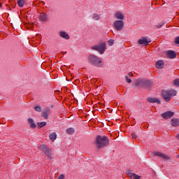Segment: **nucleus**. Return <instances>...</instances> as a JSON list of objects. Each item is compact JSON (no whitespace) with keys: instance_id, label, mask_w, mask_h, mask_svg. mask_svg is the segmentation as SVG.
I'll use <instances>...</instances> for the list:
<instances>
[{"instance_id":"f257e3e1","label":"nucleus","mask_w":179,"mask_h":179,"mask_svg":"<svg viewBox=\"0 0 179 179\" xmlns=\"http://www.w3.org/2000/svg\"><path fill=\"white\" fill-rule=\"evenodd\" d=\"M94 143L96 149H103V148H106L110 145V139L106 136H101L98 135L96 137Z\"/></svg>"},{"instance_id":"f03ea898","label":"nucleus","mask_w":179,"mask_h":179,"mask_svg":"<svg viewBox=\"0 0 179 179\" xmlns=\"http://www.w3.org/2000/svg\"><path fill=\"white\" fill-rule=\"evenodd\" d=\"M88 61L91 65H94L97 68L103 66V60L94 55H90L88 57Z\"/></svg>"},{"instance_id":"7ed1b4c3","label":"nucleus","mask_w":179,"mask_h":179,"mask_svg":"<svg viewBox=\"0 0 179 179\" xmlns=\"http://www.w3.org/2000/svg\"><path fill=\"white\" fill-rule=\"evenodd\" d=\"M177 94V91L174 90H164L162 91V99H164V101H170L171 100V97L176 96Z\"/></svg>"},{"instance_id":"20e7f679","label":"nucleus","mask_w":179,"mask_h":179,"mask_svg":"<svg viewBox=\"0 0 179 179\" xmlns=\"http://www.w3.org/2000/svg\"><path fill=\"white\" fill-rule=\"evenodd\" d=\"M106 42H102L92 47V50L98 51L99 54H104V51H106Z\"/></svg>"},{"instance_id":"39448f33","label":"nucleus","mask_w":179,"mask_h":179,"mask_svg":"<svg viewBox=\"0 0 179 179\" xmlns=\"http://www.w3.org/2000/svg\"><path fill=\"white\" fill-rule=\"evenodd\" d=\"M40 148L41 150L44 152V154L48 156L50 159H52V154L51 149L50 148H48L45 144H41L40 145Z\"/></svg>"},{"instance_id":"423d86ee","label":"nucleus","mask_w":179,"mask_h":179,"mask_svg":"<svg viewBox=\"0 0 179 179\" xmlns=\"http://www.w3.org/2000/svg\"><path fill=\"white\" fill-rule=\"evenodd\" d=\"M113 27L117 31H121L124 29V21L116 20L113 22Z\"/></svg>"},{"instance_id":"0eeeda50","label":"nucleus","mask_w":179,"mask_h":179,"mask_svg":"<svg viewBox=\"0 0 179 179\" xmlns=\"http://www.w3.org/2000/svg\"><path fill=\"white\" fill-rule=\"evenodd\" d=\"M126 174L129 179H141L142 178V176L132 173V171L131 170H128L126 172Z\"/></svg>"},{"instance_id":"6e6552de","label":"nucleus","mask_w":179,"mask_h":179,"mask_svg":"<svg viewBox=\"0 0 179 179\" xmlns=\"http://www.w3.org/2000/svg\"><path fill=\"white\" fill-rule=\"evenodd\" d=\"M134 87H143V78H139L132 83Z\"/></svg>"},{"instance_id":"1a4fd4ad","label":"nucleus","mask_w":179,"mask_h":179,"mask_svg":"<svg viewBox=\"0 0 179 179\" xmlns=\"http://www.w3.org/2000/svg\"><path fill=\"white\" fill-rule=\"evenodd\" d=\"M138 43L141 45H148L149 43H152V41L150 39H148V37H142L141 39L138 41Z\"/></svg>"},{"instance_id":"9d476101","label":"nucleus","mask_w":179,"mask_h":179,"mask_svg":"<svg viewBox=\"0 0 179 179\" xmlns=\"http://www.w3.org/2000/svg\"><path fill=\"white\" fill-rule=\"evenodd\" d=\"M153 85V81L150 80H148L146 78H143V87H146L147 89H149L150 86Z\"/></svg>"},{"instance_id":"9b49d317","label":"nucleus","mask_w":179,"mask_h":179,"mask_svg":"<svg viewBox=\"0 0 179 179\" xmlns=\"http://www.w3.org/2000/svg\"><path fill=\"white\" fill-rule=\"evenodd\" d=\"M173 115H174V112L172 111H166L162 114V117L164 120H169V118H171Z\"/></svg>"},{"instance_id":"f8f14e48","label":"nucleus","mask_w":179,"mask_h":179,"mask_svg":"<svg viewBox=\"0 0 179 179\" xmlns=\"http://www.w3.org/2000/svg\"><path fill=\"white\" fill-rule=\"evenodd\" d=\"M166 56L171 59H174L177 57V54L173 50H169L166 52Z\"/></svg>"},{"instance_id":"ddd939ff","label":"nucleus","mask_w":179,"mask_h":179,"mask_svg":"<svg viewBox=\"0 0 179 179\" xmlns=\"http://www.w3.org/2000/svg\"><path fill=\"white\" fill-rule=\"evenodd\" d=\"M50 113H51V109H50V108H45L41 115L43 118L47 120L48 118V114H50Z\"/></svg>"},{"instance_id":"4468645a","label":"nucleus","mask_w":179,"mask_h":179,"mask_svg":"<svg viewBox=\"0 0 179 179\" xmlns=\"http://www.w3.org/2000/svg\"><path fill=\"white\" fill-rule=\"evenodd\" d=\"M154 155L157 156L158 157H161L162 159H164V160H169V157L160 152H155Z\"/></svg>"},{"instance_id":"2eb2a0df","label":"nucleus","mask_w":179,"mask_h":179,"mask_svg":"<svg viewBox=\"0 0 179 179\" xmlns=\"http://www.w3.org/2000/svg\"><path fill=\"white\" fill-rule=\"evenodd\" d=\"M147 101H148V103H157V104H160V100L157 98L148 97L147 98Z\"/></svg>"},{"instance_id":"dca6fc26","label":"nucleus","mask_w":179,"mask_h":179,"mask_svg":"<svg viewBox=\"0 0 179 179\" xmlns=\"http://www.w3.org/2000/svg\"><path fill=\"white\" fill-rule=\"evenodd\" d=\"M27 121L28 124H29L30 128H32L33 129L37 128V125L36 124V123H34V120L32 118H29Z\"/></svg>"},{"instance_id":"f3484780","label":"nucleus","mask_w":179,"mask_h":179,"mask_svg":"<svg viewBox=\"0 0 179 179\" xmlns=\"http://www.w3.org/2000/svg\"><path fill=\"white\" fill-rule=\"evenodd\" d=\"M48 19V17L47 16V14L44 13H41L39 15V20H41V22H47Z\"/></svg>"},{"instance_id":"a211bd4d","label":"nucleus","mask_w":179,"mask_h":179,"mask_svg":"<svg viewBox=\"0 0 179 179\" xmlns=\"http://www.w3.org/2000/svg\"><path fill=\"white\" fill-rule=\"evenodd\" d=\"M155 66L158 69H162L163 66H164V62H163L162 60L157 61L155 63Z\"/></svg>"},{"instance_id":"6ab92c4d","label":"nucleus","mask_w":179,"mask_h":179,"mask_svg":"<svg viewBox=\"0 0 179 179\" xmlns=\"http://www.w3.org/2000/svg\"><path fill=\"white\" fill-rule=\"evenodd\" d=\"M59 36L60 37H62V38H65V40H69V35L64 31L59 32Z\"/></svg>"},{"instance_id":"aec40b11","label":"nucleus","mask_w":179,"mask_h":179,"mask_svg":"<svg viewBox=\"0 0 179 179\" xmlns=\"http://www.w3.org/2000/svg\"><path fill=\"white\" fill-rule=\"evenodd\" d=\"M115 19H120V20H124V15L120 12H117L115 13Z\"/></svg>"},{"instance_id":"412c9836","label":"nucleus","mask_w":179,"mask_h":179,"mask_svg":"<svg viewBox=\"0 0 179 179\" xmlns=\"http://www.w3.org/2000/svg\"><path fill=\"white\" fill-rule=\"evenodd\" d=\"M49 138L50 139V141L52 142H54V141H55V139H57V133L55 132H52L50 135H49Z\"/></svg>"},{"instance_id":"4be33fe9","label":"nucleus","mask_w":179,"mask_h":179,"mask_svg":"<svg viewBox=\"0 0 179 179\" xmlns=\"http://www.w3.org/2000/svg\"><path fill=\"white\" fill-rule=\"evenodd\" d=\"M171 125L173 127H178V125H179V120H178V119H172L171 120Z\"/></svg>"},{"instance_id":"5701e85b","label":"nucleus","mask_w":179,"mask_h":179,"mask_svg":"<svg viewBox=\"0 0 179 179\" xmlns=\"http://www.w3.org/2000/svg\"><path fill=\"white\" fill-rule=\"evenodd\" d=\"M66 132L68 134V135H73V134H75V129L72 127H70L66 130Z\"/></svg>"},{"instance_id":"b1692460","label":"nucleus","mask_w":179,"mask_h":179,"mask_svg":"<svg viewBox=\"0 0 179 179\" xmlns=\"http://www.w3.org/2000/svg\"><path fill=\"white\" fill-rule=\"evenodd\" d=\"M17 3L20 8L24 6V0H17Z\"/></svg>"},{"instance_id":"393cba45","label":"nucleus","mask_w":179,"mask_h":179,"mask_svg":"<svg viewBox=\"0 0 179 179\" xmlns=\"http://www.w3.org/2000/svg\"><path fill=\"white\" fill-rule=\"evenodd\" d=\"M38 128H43V127H45L47 125V122H37Z\"/></svg>"},{"instance_id":"a878e982","label":"nucleus","mask_w":179,"mask_h":179,"mask_svg":"<svg viewBox=\"0 0 179 179\" xmlns=\"http://www.w3.org/2000/svg\"><path fill=\"white\" fill-rule=\"evenodd\" d=\"M93 19H94V20H99L100 19V15L97 13H94Z\"/></svg>"},{"instance_id":"bb28decb","label":"nucleus","mask_w":179,"mask_h":179,"mask_svg":"<svg viewBox=\"0 0 179 179\" xmlns=\"http://www.w3.org/2000/svg\"><path fill=\"white\" fill-rule=\"evenodd\" d=\"M173 85L175 86H179V78H176L174 80Z\"/></svg>"},{"instance_id":"cd10ccee","label":"nucleus","mask_w":179,"mask_h":179,"mask_svg":"<svg viewBox=\"0 0 179 179\" xmlns=\"http://www.w3.org/2000/svg\"><path fill=\"white\" fill-rule=\"evenodd\" d=\"M35 111H37L38 113H41V108L40 106H36L34 108Z\"/></svg>"},{"instance_id":"c85d7f7f","label":"nucleus","mask_w":179,"mask_h":179,"mask_svg":"<svg viewBox=\"0 0 179 179\" xmlns=\"http://www.w3.org/2000/svg\"><path fill=\"white\" fill-rule=\"evenodd\" d=\"M125 79H126V82H127V83H131L132 82V80H131V78H129L128 77V76H125Z\"/></svg>"},{"instance_id":"c756f323","label":"nucleus","mask_w":179,"mask_h":179,"mask_svg":"<svg viewBox=\"0 0 179 179\" xmlns=\"http://www.w3.org/2000/svg\"><path fill=\"white\" fill-rule=\"evenodd\" d=\"M108 45H114V40L113 39H110L108 41Z\"/></svg>"},{"instance_id":"7c9ffc66","label":"nucleus","mask_w":179,"mask_h":179,"mask_svg":"<svg viewBox=\"0 0 179 179\" xmlns=\"http://www.w3.org/2000/svg\"><path fill=\"white\" fill-rule=\"evenodd\" d=\"M131 136L133 139H136V138H138V136L136 135V133H131Z\"/></svg>"},{"instance_id":"2f4dec72","label":"nucleus","mask_w":179,"mask_h":179,"mask_svg":"<svg viewBox=\"0 0 179 179\" xmlns=\"http://www.w3.org/2000/svg\"><path fill=\"white\" fill-rule=\"evenodd\" d=\"M175 44H179V36L176 38V39H175Z\"/></svg>"},{"instance_id":"473e14b6","label":"nucleus","mask_w":179,"mask_h":179,"mask_svg":"<svg viewBox=\"0 0 179 179\" xmlns=\"http://www.w3.org/2000/svg\"><path fill=\"white\" fill-rule=\"evenodd\" d=\"M162 26H163V24L155 25V29H160V27H162Z\"/></svg>"},{"instance_id":"72a5a7b5","label":"nucleus","mask_w":179,"mask_h":179,"mask_svg":"<svg viewBox=\"0 0 179 179\" xmlns=\"http://www.w3.org/2000/svg\"><path fill=\"white\" fill-rule=\"evenodd\" d=\"M64 178H65V175L62 174V175H60V176H59V178H58L57 179H64Z\"/></svg>"},{"instance_id":"f704fd0d","label":"nucleus","mask_w":179,"mask_h":179,"mask_svg":"<svg viewBox=\"0 0 179 179\" xmlns=\"http://www.w3.org/2000/svg\"><path fill=\"white\" fill-rule=\"evenodd\" d=\"M128 76H134V74L131 72H130V73H129Z\"/></svg>"},{"instance_id":"c9c22d12","label":"nucleus","mask_w":179,"mask_h":179,"mask_svg":"<svg viewBox=\"0 0 179 179\" xmlns=\"http://www.w3.org/2000/svg\"><path fill=\"white\" fill-rule=\"evenodd\" d=\"M177 138L179 139V134L177 135Z\"/></svg>"},{"instance_id":"e433bc0d","label":"nucleus","mask_w":179,"mask_h":179,"mask_svg":"<svg viewBox=\"0 0 179 179\" xmlns=\"http://www.w3.org/2000/svg\"><path fill=\"white\" fill-rule=\"evenodd\" d=\"M0 6H2V4H1V3H0Z\"/></svg>"},{"instance_id":"4c0bfd02","label":"nucleus","mask_w":179,"mask_h":179,"mask_svg":"<svg viewBox=\"0 0 179 179\" xmlns=\"http://www.w3.org/2000/svg\"><path fill=\"white\" fill-rule=\"evenodd\" d=\"M178 157H179V155H178Z\"/></svg>"}]
</instances>
